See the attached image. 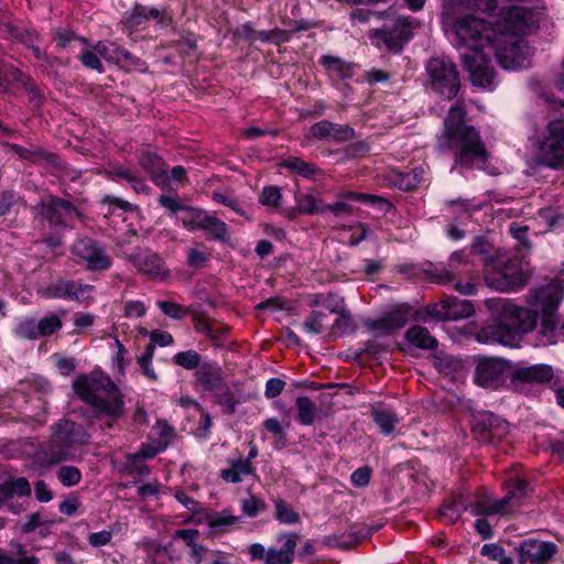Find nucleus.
I'll list each match as a JSON object with an SVG mask.
<instances>
[{
    "instance_id": "1",
    "label": "nucleus",
    "mask_w": 564,
    "mask_h": 564,
    "mask_svg": "<svg viewBox=\"0 0 564 564\" xmlns=\"http://www.w3.org/2000/svg\"><path fill=\"white\" fill-rule=\"evenodd\" d=\"M564 297V285L558 281H551L545 285L532 288L527 302L533 307L527 308L512 303L501 305L500 315L503 319L518 330V334L532 332L538 324V316H541L544 333L553 332L557 324V308Z\"/></svg>"
},
{
    "instance_id": "2",
    "label": "nucleus",
    "mask_w": 564,
    "mask_h": 564,
    "mask_svg": "<svg viewBox=\"0 0 564 564\" xmlns=\"http://www.w3.org/2000/svg\"><path fill=\"white\" fill-rule=\"evenodd\" d=\"M465 120L464 101L457 100L444 121L440 147L454 151L455 166L473 169L479 163L485 164L489 153L479 132L473 126L466 124Z\"/></svg>"
},
{
    "instance_id": "3",
    "label": "nucleus",
    "mask_w": 564,
    "mask_h": 564,
    "mask_svg": "<svg viewBox=\"0 0 564 564\" xmlns=\"http://www.w3.org/2000/svg\"><path fill=\"white\" fill-rule=\"evenodd\" d=\"M465 120L464 101L457 100L444 121L440 147L454 151L455 166L473 169L479 163L485 164L489 153L479 132L473 126L466 124Z\"/></svg>"
},
{
    "instance_id": "4",
    "label": "nucleus",
    "mask_w": 564,
    "mask_h": 564,
    "mask_svg": "<svg viewBox=\"0 0 564 564\" xmlns=\"http://www.w3.org/2000/svg\"><path fill=\"white\" fill-rule=\"evenodd\" d=\"M76 394L90 405L94 417L105 420L102 429H113L124 416L122 395L112 380L101 372L78 377L73 383Z\"/></svg>"
},
{
    "instance_id": "5",
    "label": "nucleus",
    "mask_w": 564,
    "mask_h": 564,
    "mask_svg": "<svg viewBox=\"0 0 564 564\" xmlns=\"http://www.w3.org/2000/svg\"><path fill=\"white\" fill-rule=\"evenodd\" d=\"M486 284L499 292H509L524 286L531 272L529 264L520 257L498 250L484 260Z\"/></svg>"
},
{
    "instance_id": "6",
    "label": "nucleus",
    "mask_w": 564,
    "mask_h": 564,
    "mask_svg": "<svg viewBox=\"0 0 564 564\" xmlns=\"http://www.w3.org/2000/svg\"><path fill=\"white\" fill-rule=\"evenodd\" d=\"M454 30L457 43L469 48V53L484 52L486 47H492L496 45V42L506 37L490 22L474 15H465L457 19Z\"/></svg>"
},
{
    "instance_id": "7",
    "label": "nucleus",
    "mask_w": 564,
    "mask_h": 564,
    "mask_svg": "<svg viewBox=\"0 0 564 564\" xmlns=\"http://www.w3.org/2000/svg\"><path fill=\"white\" fill-rule=\"evenodd\" d=\"M32 210L35 219L45 220L53 228H72L75 219L84 218L72 202L52 195L42 199Z\"/></svg>"
},
{
    "instance_id": "8",
    "label": "nucleus",
    "mask_w": 564,
    "mask_h": 564,
    "mask_svg": "<svg viewBox=\"0 0 564 564\" xmlns=\"http://www.w3.org/2000/svg\"><path fill=\"white\" fill-rule=\"evenodd\" d=\"M431 88L447 99H453L459 91L460 82L456 65L442 57H431L426 64Z\"/></svg>"
},
{
    "instance_id": "9",
    "label": "nucleus",
    "mask_w": 564,
    "mask_h": 564,
    "mask_svg": "<svg viewBox=\"0 0 564 564\" xmlns=\"http://www.w3.org/2000/svg\"><path fill=\"white\" fill-rule=\"evenodd\" d=\"M72 252L80 261L86 263L88 270L106 271L111 267V260L105 247L93 238H78L72 247Z\"/></svg>"
},
{
    "instance_id": "10",
    "label": "nucleus",
    "mask_w": 564,
    "mask_h": 564,
    "mask_svg": "<svg viewBox=\"0 0 564 564\" xmlns=\"http://www.w3.org/2000/svg\"><path fill=\"white\" fill-rule=\"evenodd\" d=\"M554 377L551 366L536 364L514 368L509 376L510 386L516 391H523L528 386L549 383Z\"/></svg>"
},
{
    "instance_id": "11",
    "label": "nucleus",
    "mask_w": 564,
    "mask_h": 564,
    "mask_svg": "<svg viewBox=\"0 0 564 564\" xmlns=\"http://www.w3.org/2000/svg\"><path fill=\"white\" fill-rule=\"evenodd\" d=\"M464 68L468 72L474 86L490 88L494 86L495 72L484 52L462 54Z\"/></svg>"
},
{
    "instance_id": "12",
    "label": "nucleus",
    "mask_w": 564,
    "mask_h": 564,
    "mask_svg": "<svg viewBox=\"0 0 564 564\" xmlns=\"http://www.w3.org/2000/svg\"><path fill=\"white\" fill-rule=\"evenodd\" d=\"M503 40L505 37L497 42L499 44L503 43V45L498 46L495 50L498 63L506 69H514L525 66L531 55V47L528 42L524 40H514L507 43Z\"/></svg>"
},
{
    "instance_id": "13",
    "label": "nucleus",
    "mask_w": 564,
    "mask_h": 564,
    "mask_svg": "<svg viewBox=\"0 0 564 564\" xmlns=\"http://www.w3.org/2000/svg\"><path fill=\"white\" fill-rule=\"evenodd\" d=\"M412 308L408 304H399L383 313L377 319H369L366 325L378 335H390L405 326Z\"/></svg>"
},
{
    "instance_id": "14",
    "label": "nucleus",
    "mask_w": 564,
    "mask_h": 564,
    "mask_svg": "<svg viewBox=\"0 0 564 564\" xmlns=\"http://www.w3.org/2000/svg\"><path fill=\"white\" fill-rule=\"evenodd\" d=\"M473 433L481 443H495L508 433V423L490 412H481L475 416Z\"/></svg>"
},
{
    "instance_id": "15",
    "label": "nucleus",
    "mask_w": 564,
    "mask_h": 564,
    "mask_svg": "<svg viewBox=\"0 0 564 564\" xmlns=\"http://www.w3.org/2000/svg\"><path fill=\"white\" fill-rule=\"evenodd\" d=\"M520 564H546L557 552L552 542L529 539L520 543L517 549Z\"/></svg>"
},
{
    "instance_id": "16",
    "label": "nucleus",
    "mask_w": 564,
    "mask_h": 564,
    "mask_svg": "<svg viewBox=\"0 0 564 564\" xmlns=\"http://www.w3.org/2000/svg\"><path fill=\"white\" fill-rule=\"evenodd\" d=\"M413 22L405 18H398L392 28L386 26L377 30L375 37L379 40L378 45L383 43L389 52H400L404 43L412 36Z\"/></svg>"
},
{
    "instance_id": "17",
    "label": "nucleus",
    "mask_w": 564,
    "mask_h": 564,
    "mask_svg": "<svg viewBox=\"0 0 564 564\" xmlns=\"http://www.w3.org/2000/svg\"><path fill=\"white\" fill-rule=\"evenodd\" d=\"M52 433L58 442L64 443L69 449L82 446L89 441L86 429L74 421L63 419L52 426Z\"/></svg>"
},
{
    "instance_id": "18",
    "label": "nucleus",
    "mask_w": 564,
    "mask_h": 564,
    "mask_svg": "<svg viewBox=\"0 0 564 564\" xmlns=\"http://www.w3.org/2000/svg\"><path fill=\"white\" fill-rule=\"evenodd\" d=\"M94 289L90 284L79 283L73 280H58L51 283L46 289L48 297H65L79 302H90V292Z\"/></svg>"
},
{
    "instance_id": "19",
    "label": "nucleus",
    "mask_w": 564,
    "mask_h": 564,
    "mask_svg": "<svg viewBox=\"0 0 564 564\" xmlns=\"http://www.w3.org/2000/svg\"><path fill=\"white\" fill-rule=\"evenodd\" d=\"M507 362L497 358L480 359L475 369V381L485 388L497 387L506 371Z\"/></svg>"
},
{
    "instance_id": "20",
    "label": "nucleus",
    "mask_w": 564,
    "mask_h": 564,
    "mask_svg": "<svg viewBox=\"0 0 564 564\" xmlns=\"http://www.w3.org/2000/svg\"><path fill=\"white\" fill-rule=\"evenodd\" d=\"M96 48L104 58L120 67L132 69L144 66V62L141 61V58L134 56L116 42H109L107 44L99 42Z\"/></svg>"
},
{
    "instance_id": "21",
    "label": "nucleus",
    "mask_w": 564,
    "mask_h": 564,
    "mask_svg": "<svg viewBox=\"0 0 564 564\" xmlns=\"http://www.w3.org/2000/svg\"><path fill=\"white\" fill-rule=\"evenodd\" d=\"M73 457L72 449L64 443L58 442L56 436L52 433L50 440L43 443L37 452L36 459L44 466L57 465L64 460Z\"/></svg>"
},
{
    "instance_id": "22",
    "label": "nucleus",
    "mask_w": 564,
    "mask_h": 564,
    "mask_svg": "<svg viewBox=\"0 0 564 564\" xmlns=\"http://www.w3.org/2000/svg\"><path fill=\"white\" fill-rule=\"evenodd\" d=\"M129 260L138 271L148 276L156 278L161 274L163 275V260L158 253L150 249H137L129 256Z\"/></svg>"
},
{
    "instance_id": "23",
    "label": "nucleus",
    "mask_w": 564,
    "mask_h": 564,
    "mask_svg": "<svg viewBox=\"0 0 564 564\" xmlns=\"http://www.w3.org/2000/svg\"><path fill=\"white\" fill-rule=\"evenodd\" d=\"M371 534V529L364 524H351L341 534L325 536L324 545L332 547L349 549L359 544Z\"/></svg>"
},
{
    "instance_id": "24",
    "label": "nucleus",
    "mask_w": 564,
    "mask_h": 564,
    "mask_svg": "<svg viewBox=\"0 0 564 564\" xmlns=\"http://www.w3.org/2000/svg\"><path fill=\"white\" fill-rule=\"evenodd\" d=\"M481 336H484L487 341L499 343L505 346H516L520 339L518 330L506 319L485 328Z\"/></svg>"
},
{
    "instance_id": "25",
    "label": "nucleus",
    "mask_w": 564,
    "mask_h": 564,
    "mask_svg": "<svg viewBox=\"0 0 564 564\" xmlns=\"http://www.w3.org/2000/svg\"><path fill=\"white\" fill-rule=\"evenodd\" d=\"M327 305L329 306V312L336 314L329 336L337 337L355 332L356 324L350 312L345 307L343 299H336L334 306Z\"/></svg>"
},
{
    "instance_id": "26",
    "label": "nucleus",
    "mask_w": 564,
    "mask_h": 564,
    "mask_svg": "<svg viewBox=\"0 0 564 564\" xmlns=\"http://www.w3.org/2000/svg\"><path fill=\"white\" fill-rule=\"evenodd\" d=\"M538 160L541 164L557 169L564 163V144L546 137L541 143Z\"/></svg>"
},
{
    "instance_id": "27",
    "label": "nucleus",
    "mask_w": 564,
    "mask_h": 564,
    "mask_svg": "<svg viewBox=\"0 0 564 564\" xmlns=\"http://www.w3.org/2000/svg\"><path fill=\"white\" fill-rule=\"evenodd\" d=\"M138 160L140 166L151 175L154 183H166L169 180L166 165L156 153L149 150H142Z\"/></svg>"
},
{
    "instance_id": "28",
    "label": "nucleus",
    "mask_w": 564,
    "mask_h": 564,
    "mask_svg": "<svg viewBox=\"0 0 564 564\" xmlns=\"http://www.w3.org/2000/svg\"><path fill=\"white\" fill-rule=\"evenodd\" d=\"M31 485L25 477H9L0 484V507L14 497H30Z\"/></svg>"
},
{
    "instance_id": "29",
    "label": "nucleus",
    "mask_w": 564,
    "mask_h": 564,
    "mask_svg": "<svg viewBox=\"0 0 564 564\" xmlns=\"http://www.w3.org/2000/svg\"><path fill=\"white\" fill-rule=\"evenodd\" d=\"M196 378L204 390L207 391L221 390L224 384L221 368L216 364H202L196 371Z\"/></svg>"
},
{
    "instance_id": "30",
    "label": "nucleus",
    "mask_w": 564,
    "mask_h": 564,
    "mask_svg": "<svg viewBox=\"0 0 564 564\" xmlns=\"http://www.w3.org/2000/svg\"><path fill=\"white\" fill-rule=\"evenodd\" d=\"M11 149L13 153L20 159L30 161L31 163L37 164L45 162L51 165L57 164V155L53 152L46 151L42 147L31 145L25 148L18 144H12Z\"/></svg>"
},
{
    "instance_id": "31",
    "label": "nucleus",
    "mask_w": 564,
    "mask_h": 564,
    "mask_svg": "<svg viewBox=\"0 0 564 564\" xmlns=\"http://www.w3.org/2000/svg\"><path fill=\"white\" fill-rule=\"evenodd\" d=\"M355 137V130L347 124H337L330 121H319V140L346 142Z\"/></svg>"
},
{
    "instance_id": "32",
    "label": "nucleus",
    "mask_w": 564,
    "mask_h": 564,
    "mask_svg": "<svg viewBox=\"0 0 564 564\" xmlns=\"http://www.w3.org/2000/svg\"><path fill=\"white\" fill-rule=\"evenodd\" d=\"M254 468L249 459L239 457L238 459L230 460V467L220 471V477L231 484H238L242 481L243 476L252 475Z\"/></svg>"
},
{
    "instance_id": "33",
    "label": "nucleus",
    "mask_w": 564,
    "mask_h": 564,
    "mask_svg": "<svg viewBox=\"0 0 564 564\" xmlns=\"http://www.w3.org/2000/svg\"><path fill=\"white\" fill-rule=\"evenodd\" d=\"M406 340L413 346L421 349H435L437 340L433 337L430 330L423 326L415 325L405 332Z\"/></svg>"
},
{
    "instance_id": "34",
    "label": "nucleus",
    "mask_w": 564,
    "mask_h": 564,
    "mask_svg": "<svg viewBox=\"0 0 564 564\" xmlns=\"http://www.w3.org/2000/svg\"><path fill=\"white\" fill-rule=\"evenodd\" d=\"M296 420L302 425H312L316 417L315 402L305 395H299L295 401Z\"/></svg>"
},
{
    "instance_id": "35",
    "label": "nucleus",
    "mask_w": 564,
    "mask_h": 564,
    "mask_svg": "<svg viewBox=\"0 0 564 564\" xmlns=\"http://www.w3.org/2000/svg\"><path fill=\"white\" fill-rule=\"evenodd\" d=\"M279 165L305 178H313L316 174L313 163L305 162L297 156H289L282 160Z\"/></svg>"
},
{
    "instance_id": "36",
    "label": "nucleus",
    "mask_w": 564,
    "mask_h": 564,
    "mask_svg": "<svg viewBox=\"0 0 564 564\" xmlns=\"http://www.w3.org/2000/svg\"><path fill=\"white\" fill-rule=\"evenodd\" d=\"M371 416L384 434L392 433L395 424L399 422L395 413L381 406H373Z\"/></svg>"
},
{
    "instance_id": "37",
    "label": "nucleus",
    "mask_w": 564,
    "mask_h": 564,
    "mask_svg": "<svg viewBox=\"0 0 564 564\" xmlns=\"http://www.w3.org/2000/svg\"><path fill=\"white\" fill-rule=\"evenodd\" d=\"M1 32L7 36L17 40L24 45H31L37 37L34 31L25 28H21L11 23H4L1 25Z\"/></svg>"
},
{
    "instance_id": "38",
    "label": "nucleus",
    "mask_w": 564,
    "mask_h": 564,
    "mask_svg": "<svg viewBox=\"0 0 564 564\" xmlns=\"http://www.w3.org/2000/svg\"><path fill=\"white\" fill-rule=\"evenodd\" d=\"M290 426L289 421H280L276 417H269L263 422V427L275 437V447L281 448L286 443L285 430Z\"/></svg>"
},
{
    "instance_id": "39",
    "label": "nucleus",
    "mask_w": 564,
    "mask_h": 564,
    "mask_svg": "<svg viewBox=\"0 0 564 564\" xmlns=\"http://www.w3.org/2000/svg\"><path fill=\"white\" fill-rule=\"evenodd\" d=\"M322 63L329 73V76L337 78H346L350 76V65L343 59L332 55H324Z\"/></svg>"
},
{
    "instance_id": "40",
    "label": "nucleus",
    "mask_w": 564,
    "mask_h": 564,
    "mask_svg": "<svg viewBox=\"0 0 564 564\" xmlns=\"http://www.w3.org/2000/svg\"><path fill=\"white\" fill-rule=\"evenodd\" d=\"M274 517L279 522L291 525L300 521L299 513L283 499L274 500Z\"/></svg>"
},
{
    "instance_id": "41",
    "label": "nucleus",
    "mask_w": 564,
    "mask_h": 564,
    "mask_svg": "<svg viewBox=\"0 0 564 564\" xmlns=\"http://www.w3.org/2000/svg\"><path fill=\"white\" fill-rule=\"evenodd\" d=\"M62 326L63 321L55 313H51L44 316L43 318L37 321L36 324L40 337H48L58 332L62 328Z\"/></svg>"
},
{
    "instance_id": "42",
    "label": "nucleus",
    "mask_w": 564,
    "mask_h": 564,
    "mask_svg": "<svg viewBox=\"0 0 564 564\" xmlns=\"http://www.w3.org/2000/svg\"><path fill=\"white\" fill-rule=\"evenodd\" d=\"M507 500L503 498L494 502L481 501L474 506V513L480 516L505 514L508 509Z\"/></svg>"
},
{
    "instance_id": "43",
    "label": "nucleus",
    "mask_w": 564,
    "mask_h": 564,
    "mask_svg": "<svg viewBox=\"0 0 564 564\" xmlns=\"http://www.w3.org/2000/svg\"><path fill=\"white\" fill-rule=\"evenodd\" d=\"M202 229L208 231L216 240L225 241L228 238L227 225L215 216L207 215Z\"/></svg>"
},
{
    "instance_id": "44",
    "label": "nucleus",
    "mask_w": 564,
    "mask_h": 564,
    "mask_svg": "<svg viewBox=\"0 0 564 564\" xmlns=\"http://www.w3.org/2000/svg\"><path fill=\"white\" fill-rule=\"evenodd\" d=\"M448 303L449 313H455L453 319L469 317L474 314V306L470 302L454 296L445 297Z\"/></svg>"
},
{
    "instance_id": "45",
    "label": "nucleus",
    "mask_w": 564,
    "mask_h": 564,
    "mask_svg": "<svg viewBox=\"0 0 564 564\" xmlns=\"http://www.w3.org/2000/svg\"><path fill=\"white\" fill-rule=\"evenodd\" d=\"M149 20L147 13V7L140 3H135L130 12L126 13L123 23L128 29H135Z\"/></svg>"
},
{
    "instance_id": "46",
    "label": "nucleus",
    "mask_w": 564,
    "mask_h": 564,
    "mask_svg": "<svg viewBox=\"0 0 564 564\" xmlns=\"http://www.w3.org/2000/svg\"><path fill=\"white\" fill-rule=\"evenodd\" d=\"M184 212L185 215L182 217V223L184 227H186L189 230L203 228V224L205 223V218L207 217V214L204 210L186 207Z\"/></svg>"
},
{
    "instance_id": "47",
    "label": "nucleus",
    "mask_w": 564,
    "mask_h": 564,
    "mask_svg": "<svg viewBox=\"0 0 564 564\" xmlns=\"http://www.w3.org/2000/svg\"><path fill=\"white\" fill-rule=\"evenodd\" d=\"M465 510V503L460 499L454 498L443 503L440 513L442 518H446L451 522H456Z\"/></svg>"
},
{
    "instance_id": "48",
    "label": "nucleus",
    "mask_w": 564,
    "mask_h": 564,
    "mask_svg": "<svg viewBox=\"0 0 564 564\" xmlns=\"http://www.w3.org/2000/svg\"><path fill=\"white\" fill-rule=\"evenodd\" d=\"M173 361L187 370H193L195 368H199L200 366V356L196 350L189 349L186 351L177 352L173 357Z\"/></svg>"
},
{
    "instance_id": "49",
    "label": "nucleus",
    "mask_w": 564,
    "mask_h": 564,
    "mask_svg": "<svg viewBox=\"0 0 564 564\" xmlns=\"http://www.w3.org/2000/svg\"><path fill=\"white\" fill-rule=\"evenodd\" d=\"M57 479L65 486V487H73L79 484L82 480V473L80 470L75 466H62L56 473Z\"/></svg>"
},
{
    "instance_id": "50",
    "label": "nucleus",
    "mask_w": 564,
    "mask_h": 564,
    "mask_svg": "<svg viewBox=\"0 0 564 564\" xmlns=\"http://www.w3.org/2000/svg\"><path fill=\"white\" fill-rule=\"evenodd\" d=\"M37 322L34 318H25L15 327V335L22 339L35 340L40 338L36 327Z\"/></svg>"
},
{
    "instance_id": "51",
    "label": "nucleus",
    "mask_w": 564,
    "mask_h": 564,
    "mask_svg": "<svg viewBox=\"0 0 564 564\" xmlns=\"http://www.w3.org/2000/svg\"><path fill=\"white\" fill-rule=\"evenodd\" d=\"M238 522V517L229 514L227 511L214 512L207 516V523L212 529L232 527Z\"/></svg>"
},
{
    "instance_id": "52",
    "label": "nucleus",
    "mask_w": 564,
    "mask_h": 564,
    "mask_svg": "<svg viewBox=\"0 0 564 564\" xmlns=\"http://www.w3.org/2000/svg\"><path fill=\"white\" fill-rule=\"evenodd\" d=\"M265 508V502L253 495H250L248 498L241 501V510L243 514L249 518L257 517L260 512L264 511Z\"/></svg>"
},
{
    "instance_id": "53",
    "label": "nucleus",
    "mask_w": 564,
    "mask_h": 564,
    "mask_svg": "<svg viewBox=\"0 0 564 564\" xmlns=\"http://www.w3.org/2000/svg\"><path fill=\"white\" fill-rule=\"evenodd\" d=\"M338 386L336 384H319V414H328L332 406L334 405L333 399L336 395L335 390Z\"/></svg>"
},
{
    "instance_id": "54",
    "label": "nucleus",
    "mask_w": 564,
    "mask_h": 564,
    "mask_svg": "<svg viewBox=\"0 0 564 564\" xmlns=\"http://www.w3.org/2000/svg\"><path fill=\"white\" fill-rule=\"evenodd\" d=\"M481 555L489 557L492 561L499 562V564H513L511 557L506 555L505 549L498 544H485L480 551Z\"/></svg>"
},
{
    "instance_id": "55",
    "label": "nucleus",
    "mask_w": 564,
    "mask_h": 564,
    "mask_svg": "<svg viewBox=\"0 0 564 564\" xmlns=\"http://www.w3.org/2000/svg\"><path fill=\"white\" fill-rule=\"evenodd\" d=\"M448 303L449 302H446V299H443L438 303L429 304L425 307V312L429 316L440 321L453 319L455 313H449Z\"/></svg>"
},
{
    "instance_id": "56",
    "label": "nucleus",
    "mask_w": 564,
    "mask_h": 564,
    "mask_svg": "<svg viewBox=\"0 0 564 564\" xmlns=\"http://www.w3.org/2000/svg\"><path fill=\"white\" fill-rule=\"evenodd\" d=\"M158 306L165 315L174 319H181L186 315V310L175 302L159 301Z\"/></svg>"
},
{
    "instance_id": "57",
    "label": "nucleus",
    "mask_w": 564,
    "mask_h": 564,
    "mask_svg": "<svg viewBox=\"0 0 564 564\" xmlns=\"http://www.w3.org/2000/svg\"><path fill=\"white\" fill-rule=\"evenodd\" d=\"M281 199V193L276 186H267L263 188L260 195V203L265 206H279Z\"/></svg>"
},
{
    "instance_id": "58",
    "label": "nucleus",
    "mask_w": 564,
    "mask_h": 564,
    "mask_svg": "<svg viewBox=\"0 0 564 564\" xmlns=\"http://www.w3.org/2000/svg\"><path fill=\"white\" fill-rule=\"evenodd\" d=\"M527 482L521 479L514 480L512 486L508 489L503 499L507 500V505L509 506L512 500H520L525 496Z\"/></svg>"
},
{
    "instance_id": "59",
    "label": "nucleus",
    "mask_w": 564,
    "mask_h": 564,
    "mask_svg": "<svg viewBox=\"0 0 564 564\" xmlns=\"http://www.w3.org/2000/svg\"><path fill=\"white\" fill-rule=\"evenodd\" d=\"M209 260V253L191 248L187 252V264L193 269L203 268Z\"/></svg>"
},
{
    "instance_id": "60",
    "label": "nucleus",
    "mask_w": 564,
    "mask_h": 564,
    "mask_svg": "<svg viewBox=\"0 0 564 564\" xmlns=\"http://www.w3.org/2000/svg\"><path fill=\"white\" fill-rule=\"evenodd\" d=\"M217 402L224 408L225 413L232 414L236 412V405L239 401L230 390H226L223 393L217 394Z\"/></svg>"
},
{
    "instance_id": "61",
    "label": "nucleus",
    "mask_w": 564,
    "mask_h": 564,
    "mask_svg": "<svg viewBox=\"0 0 564 564\" xmlns=\"http://www.w3.org/2000/svg\"><path fill=\"white\" fill-rule=\"evenodd\" d=\"M424 273L427 278L436 283L447 284L454 281V275L446 269H424Z\"/></svg>"
},
{
    "instance_id": "62",
    "label": "nucleus",
    "mask_w": 564,
    "mask_h": 564,
    "mask_svg": "<svg viewBox=\"0 0 564 564\" xmlns=\"http://www.w3.org/2000/svg\"><path fill=\"white\" fill-rule=\"evenodd\" d=\"M371 477V468L364 466L355 470L350 477L351 482L356 487H366L369 484Z\"/></svg>"
},
{
    "instance_id": "63",
    "label": "nucleus",
    "mask_w": 564,
    "mask_h": 564,
    "mask_svg": "<svg viewBox=\"0 0 564 564\" xmlns=\"http://www.w3.org/2000/svg\"><path fill=\"white\" fill-rule=\"evenodd\" d=\"M147 312L144 304L141 301H130L124 305L123 314L128 318L142 317Z\"/></svg>"
},
{
    "instance_id": "64",
    "label": "nucleus",
    "mask_w": 564,
    "mask_h": 564,
    "mask_svg": "<svg viewBox=\"0 0 564 564\" xmlns=\"http://www.w3.org/2000/svg\"><path fill=\"white\" fill-rule=\"evenodd\" d=\"M293 561L281 549L270 547L267 551L265 564H291Z\"/></svg>"
}]
</instances>
